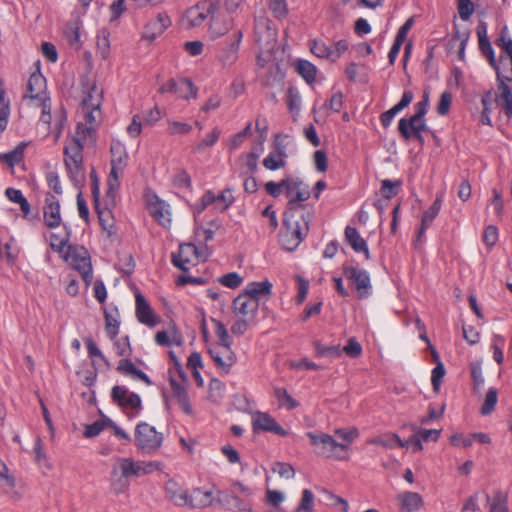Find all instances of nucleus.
Returning <instances> with one entry per match:
<instances>
[{
    "mask_svg": "<svg viewBox=\"0 0 512 512\" xmlns=\"http://www.w3.org/2000/svg\"><path fill=\"white\" fill-rule=\"evenodd\" d=\"M458 13L462 20L467 21L474 13V4L471 0L458 1Z\"/></svg>",
    "mask_w": 512,
    "mask_h": 512,
    "instance_id": "e2e57ef3",
    "label": "nucleus"
},
{
    "mask_svg": "<svg viewBox=\"0 0 512 512\" xmlns=\"http://www.w3.org/2000/svg\"><path fill=\"white\" fill-rule=\"evenodd\" d=\"M198 259L197 247L192 243H185L179 246L177 253H172L171 261L173 265L182 271L186 272L189 270L188 265L193 260Z\"/></svg>",
    "mask_w": 512,
    "mask_h": 512,
    "instance_id": "2eb2a0df",
    "label": "nucleus"
},
{
    "mask_svg": "<svg viewBox=\"0 0 512 512\" xmlns=\"http://www.w3.org/2000/svg\"><path fill=\"white\" fill-rule=\"evenodd\" d=\"M401 186H402L401 180L392 181L389 179H384L381 181L380 192L386 200H389L398 194Z\"/></svg>",
    "mask_w": 512,
    "mask_h": 512,
    "instance_id": "58836bf2",
    "label": "nucleus"
},
{
    "mask_svg": "<svg viewBox=\"0 0 512 512\" xmlns=\"http://www.w3.org/2000/svg\"><path fill=\"white\" fill-rule=\"evenodd\" d=\"M110 152L111 170L109 174L111 176H120L126 166V161L128 158L126 149L122 143L119 141H114L111 143Z\"/></svg>",
    "mask_w": 512,
    "mask_h": 512,
    "instance_id": "6ab92c4d",
    "label": "nucleus"
},
{
    "mask_svg": "<svg viewBox=\"0 0 512 512\" xmlns=\"http://www.w3.org/2000/svg\"><path fill=\"white\" fill-rule=\"evenodd\" d=\"M483 110L481 113V123L484 125H491L490 113L493 105L492 91L489 90L481 100Z\"/></svg>",
    "mask_w": 512,
    "mask_h": 512,
    "instance_id": "a18cd8bd",
    "label": "nucleus"
},
{
    "mask_svg": "<svg viewBox=\"0 0 512 512\" xmlns=\"http://www.w3.org/2000/svg\"><path fill=\"white\" fill-rule=\"evenodd\" d=\"M170 385L172 390V398L176 400L184 413L188 415L192 414V406L190 404L188 392L185 386L177 382L173 377L170 378Z\"/></svg>",
    "mask_w": 512,
    "mask_h": 512,
    "instance_id": "cd10ccee",
    "label": "nucleus"
},
{
    "mask_svg": "<svg viewBox=\"0 0 512 512\" xmlns=\"http://www.w3.org/2000/svg\"><path fill=\"white\" fill-rule=\"evenodd\" d=\"M111 398L122 409H130L137 414L142 409V401L138 394L130 392L126 386L115 385L111 389Z\"/></svg>",
    "mask_w": 512,
    "mask_h": 512,
    "instance_id": "1a4fd4ad",
    "label": "nucleus"
},
{
    "mask_svg": "<svg viewBox=\"0 0 512 512\" xmlns=\"http://www.w3.org/2000/svg\"><path fill=\"white\" fill-rule=\"evenodd\" d=\"M104 319L107 336L111 340H113L115 339L119 332L120 322L114 316H112L106 309L104 310Z\"/></svg>",
    "mask_w": 512,
    "mask_h": 512,
    "instance_id": "49530a36",
    "label": "nucleus"
},
{
    "mask_svg": "<svg viewBox=\"0 0 512 512\" xmlns=\"http://www.w3.org/2000/svg\"><path fill=\"white\" fill-rule=\"evenodd\" d=\"M274 396L278 400L279 405L285 407L287 410H293L299 405L285 388H275Z\"/></svg>",
    "mask_w": 512,
    "mask_h": 512,
    "instance_id": "ea45409f",
    "label": "nucleus"
},
{
    "mask_svg": "<svg viewBox=\"0 0 512 512\" xmlns=\"http://www.w3.org/2000/svg\"><path fill=\"white\" fill-rule=\"evenodd\" d=\"M114 346L119 356L128 357L131 355L132 350L130 347L128 336L115 341Z\"/></svg>",
    "mask_w": 512,
    "mask_h": 512,
    "instance_id": "774afa93",
    "label": "nucleus"
},
{
    "mask_svg": "<svg viewBox=\"0 0 512 512\" xmlns=\"http://www.w3.org/2000/svg\"><path fill=\"white\" fill-rule=\"evenodd\" d=\"M413 98H414V94L412 91H410V90L404 91L401 100L396 105H394L392 108L383 112L380 115V121H381L382 126L384 128H387L391 124L395 115L398 114L400 111H402L404 108H406L412 102Z\"/></svg>",
    "mask_w": 512,
    "mask_h": 512,
    "instance_id": "bb28decb",
    "label": "nucleus"
},
{
    "mask_svg": "<svg viewBox=\"0 0 512 512\" xmlns=\"http://www.w3.org/2000/svg\"><path fill=\"white\" fill-rule=\"evenodd\" d=\"M26 147V142H20L13 150L0 155V160L6 162L10 167H14L23 160Z\"/></svg>",
    "mask_w": 512,
    "mask_h": 512,
    "instance_id": "c9c22d12",
    "label": "nucleus"
},
{
    "mask_svg": "<svg viewBox=\"0 0 512 512\" xmlns=\"http://www.w3.org/2000/svg\"><path fill=\"white\" fill-rule=\"evenodd\" d=\"M218 502L228 510L239 512L247 509V504L231 492H219Z\"/></svg>",
    "mask_w": 512,
    "mask_h": 512,
    "instance_id": "2f4dec72",
    "label": "nucleus"
},
{
    "mask_svg": "<svg viewBox=\"0 0 512 512\" xmlns=\"http://www.w3.org/2000/svg\"><path fill=\"white\" fill-rule=\"evenodd\" d=\"M297 72L308 82L312 83L316 79V67L306 60H299L297 62Z\"/></svg>",
    "mask_w": 512,
    "mask_h": 512,
    "instance_id": "79ce46f5",
    "label": "nucleus"
},
{
    "mask_svg": "<svg viewBox=\"0 0 512 512\" xmlns=\"http://www.w3.org/2000/svg\"><path fill=\"white\" fill-rule=\"evenodd\" d=\"M192 126L188 123L168 120L167 132L169 135H185L190 133Z\"/></svg>",
    "mask_w": 512,
    "mask_h": 512,
    "instance_id": "864d4df0",
    "label": "nucleus"
},
{
    "mask_svg": "<svg viewBox=\"0 0 512 512\" xmlns=\"http://www.w3.org/2000/svg\"><path fill=\"white\" fill-rule=\"evenodd\" d=\"M310 50L319 58L331 60V47L321 40H313L310 44Z\"/></svg>",
    "mask_w": 512,
    "mask_h": 512,
    "instance_id": "09e8293b",
    "label": "nucleus"
},
{
    "mask_svg": "<svg viewBox=\"0 0 512 512\" xmlns=\"http://www.w3.org/2000/svg\"><path fill=\"white\" fill-rule=\"evenodd\" d=\"M258 157L259 155L254 151H251L241 157L244 160V165L247 169L244 172L245 175H253L258 170Z\"/></svg>",
    "mask_w": 512,
    "mask_h": 512,
    "instance_id": "5fc2aeb1",
    "label": "nucleus"
},
{
    "mask_svg": "<svg viewBox=\"0 0 512 512\" xmlns=\"http://www.w3.org/2000/svg\"><path fill=\"white\" fill-rule=\"evenodd\" d=\"M93 133H94V127L87 126L83 123H78L76 126L75 134L73 135V137L71 138L70 141L78 140L77 142L79 144L84 145L87 138L91 137Z\"/></svg>",
    "mask_w": 512,
    "mask_h": 512,
    "instance_id": "3c124183",
    "label": "nucleus"
},
{
    "mask_svg": "<svg viewBox=\"0 0 512 512\" xmlns=\"http://www.w3.org/2000/svg\"><path fill=\"white\" fill-rule=\"evenodd\" d=\"M489 512H509L507 506V493L497 490L494 493Z\"/></svg>",
    "mask_w": 512,
    "mask_h": 512,
    "instance_id": "c03bdc74",
    "label": "nucleus"
},
{
    "mask_svg": "<svg viewBox=\"0 0 512 512\" xmlns=\"http://www.w3.org/2000/svg\"><path fill=\"white\" fill-rule=\"evenodd\" d=\"M451 103L452 94L448 91L443 92L437 105V113L441 116L446 115L450 110Z\"/></svg>",
    "mask_w": 512,
    "mask_h": 512,
    "instance_id": "69168bd1",
    "label": "nucleus"
},
{
    "mask_svg": "<svg viewBox=\"0 0 512 512\" xmlns=\"http://www.w3.org/2000/svg\"><path fill=\"white\" fill-rule=\"evenodd\" d=\"M212 492L203 491L199 488L194 489L189 495V508H204L212 504Z\"/></svg>",
    "mask_w": 512,
    "mask_h": 512,
    "instance_id": "473e14b6",
    "label": "nucleus"
},
{
    "mask_svg": "<svg viewBox=\"0 0 512 512\" xmlns=\"http://www.w3.org/2000/svg\"><path fill=\"white\" fill-rule=\"evenodd\" d=\"M498 80V91L499 100L501 102L502 109L508 118H512V92L510 87L500 78V74L497 73Z\"/></svg>",
    "mask_w": 512,
    "mask_h": 512,
    "instance_id": "7c9ffc66",
    "label": "nucleus"
},
{
    "mask_svg": "<svg viewBox=\"0 0 512 512\" xmlns=\"http://www.w3.org/2000/svg\"><path fill=\"white\" fill-rule=\"evenodd\" d=\"M341 350L351 358H357L362 353V347L355 338H350L347 344Z\"/></svg>",
    "mask_w": 512,
    "mask_h": 512,
    "instance_id": "680f3d73",
    "label": "nucleus"
},
{
    "mask_svg": "<svg viewBox=\"0 0 512 512\" xmlns=\"http://www.w3.org/2000/svg\"><path fill=\"white\" fill-rule=\"evenodd\" d=\"M399 499L402 508L408 512L418 510L423 504L422 497L416 492H404L399 496Z\"/></svg>",
    "mask_w": 512,
    "mask_h": 512,
    "instance_id": "f704fd0d",
    "label": "nucleus"
},
{
    "mask_svg": "<svg viewBox=\"0 0 512 512\" xmlns=\"http://www.w3.org/2000/svg\"><path fill=\"white\" fill-rule=\"evenodd\" d=\"M305 208V205H301L286 208L284 212L280 242L287 251H294L308 234L311 215Z\"/></svg>",
    "mask_w": 512,
    "mask_h": 512,
    "instance_id": "f257e3e1",
    "label": "nucleus"
},
{
    "mask_svg": "<svg viewBox=\"0 0 512 512\" xmlns=\"http://www.w3.org/2000/svg\"><path fill=\"white\" fill-rule=\"evenodd\" d=\"M429 106V94L424 92L423 99L415 104V113L409 119H422L428 111Z\"/></svg>",
    "mask_w": 512,
    "mask_h": 512,
    "instance_id": "052dcab7",
    "label": "nucleus"
},
{
    "mask_svg": "<svg viewBox=\"0 0 512 512\" xmlns=\"http://www.w3.org/2000/svg\"><path fill=\"white\" fill-rule=\"evenodd\" d=\"M76 141H70L64 147V163L73 181L83 180V144Z\"/></svg>",
    "mask_w": 512,
    "mask_h": 512,
    "instance_id": "423d86ee",
    "label": "nucleus"
},
{
    "mask_svg": "<svg viewBox=\"0 0 512 512\" xmlns=\"http://www.w3.org/2000/svg\"><path fill=\"white\" fill-rule=\"evenodd\" d=\"M498 400V391L496 388H489L485 400L481 406L480 413L483 416H487L491 414L497 404Z\"/></svg>",
    "mask_w": 512,
    "mask_h": 512,
    "instance_id": "a19ab883",
    "label": "nucleus"
},
{
    "mask_svg": "<svg viewBox=\"0 0 512 512\" xmlns=\"http://www.w3.org/2000/svg\"><path fill=\"white\" fill-rule=\"evenodd\" d=\"M166 498L179 507H188L190 493L176 481L168 480L165 483Z\"/></svg>",
    "mask_w": 512,
    "mask_h": 512,
    "instance_id": "5701e85b",
    "label": "nucleus"
},
{
    "mask_svg": "<svg viewBox=\"0 0 512 512\" xmlns=\"http://www.w3.org/2000/svg\"><path fill=\"white\" fill-rule=\"evenodd\" d=\"M315 167L319 172H326L328 168L327 154L323 150H316L313 155Z\"/></svg>",
    "mask_w": 512,
    "mask_h": 512,
    "instance_id": "338daca9",
    "label": "nucleus"
},
{
    "mask_svg": "<svg viewBox=\"0 0 512 512\" xmlns=\"http://www.w3.org/2000/svg\"><path fill=\"white\" fill-rule=\"evenodd\" d=\"M242 37V31L237 29L226 38L217 55V59L223 67H231L237 61Z\"/></svg>",
    "mask_w": 512,
    "mask_h": 512,
    "instance_id": "6e6552de",
    "label": "nucleus"
},
{
    "mask_svg": "<svg viewBox=\"0 0 512 512\" xmlns=\"http://www.w3.org/2000/svg\"><path fill=\"white\" fill-rule=\"evenodd\" d=\"M163 441L162 433L146 422L137 424L135 428V445L145 453H153L159 449Z\"/></svg>",
    "mask_w": 512,
    "mask_h": 512,
    "instance_id": "39448f33",
    "label": "nucleus"
},
{
    "mask_svg": "<svg viewBox=\"0 0 512 512\" xmlns=\"http://www.w3.org/2000/svg\"><path fill=\"white\" fill-rule=\"evenodd\" d=\"M233 27V19L220 15L219 11L212 16L209 25V35L212 39H217L227 34Z\"/></svg>",
    "mask_w": 512,
    "mask_h": 512,
    "instance_id": "b1692460",
    "label": "nucleus"
},
{
    "mask_svg": "<svg viewBox=\"0 0 512 512\" xmlns=\"http://www.w3.org/2000/svg\"><path fill=\"white\" fill-rule=\"evenodd\" d=\"M281 188L285 190V194L289 198L287 208L301 206L303 205L302 203L307 201L311 196L309 186L298 178H285L279 183L269 181L265 184L266 192L275 198L280 195Z\"/></svg>",
    "mask_w": 512,
    "mask_h": 512,
    "instance_id": "7ed1b4c3",
    "label": "nucleus"
},
{
    "mask_svg": "<svg viewBox=\"0 0 512 512\" xmlns=\"http://www.w3.org/2000/svg\"><path fill=\"white\" fill-rule=\"evenodd\" d=\"M158 469L157 462L118 458L111 471V488L117 494L123 493L130 485V477H141Z\"/></svg>",
    "mask_w": 512,
    "mask_h": 512,
    "instance_id": "f03ea898",
    "label": "nucleus"
},
{
    "mask_svg": "<svg viewBox=\"0 0 512 512\" xmlns=\"http://www.w3.org/2000/svg\"><path fill=\"white\" fill-rule=\"evenodd\" d=\"M221 131L218 127H215L211 133L207 134L206 137L197 143L194 147L195 152H201L207 147H212L218 141Z\"/></svg>",
    "mask_w": 512,
    "mask_h": 512,
    "instance_id": "de8ad7c7",
    "label": "nucleus"
},
{
    "mask_svg": "<svg viewBox=\"0 0 512 512\" xmlns=\"http://www.w3.org/2000/svg\"><path fill=\"white\" fill-rule=\"evenodd\" d=\"M479 50L483 56H485L489 62V64L496 70H499L497 65L494 50L489 40L479 42Z\"/></svg>",
    "mask_w": 512,
    "mask_h": 512,
    "instance_id": "4d7b16f0",
    "label": "nucleus"
},
{
    "mask_svg": "<svg viewBox=\"0 0 512 512\" xmlns=\"http://www.w3.org/2000/svg\"><path fill=\"white\" fill-rule=\"evenodd\" d=\"M280 135L275 136V148L263 160V166L267 170L275 171L286 166L287 153L285 147L278 141Z\"/></svg>",
    "mask_w": 512,
    "mask_h": 512,
    "instance_id": "a211bd4d",
    "label": "nucleus"
},
{
    "mask_svg": "<svg viewBox=\"0 0 512 512\" xmlns=\"http://www.w3.org/2000/svg\"><path fill=\"white\" fill-rule=\"evenodd\" d=\"M212 321L215 326V335L218 337V340H219L218 346H222V345L226 346V344L231 346V343L229 341L228 331H227L225 325L221 321H218L216 319H212Z\"/></svg>",
    "mask_w": 512,
    "mask_h": 512,
    "instance_id": "13d9d810",
    "label": "nucleus"
},
{
    "mask_svg": "<svg viewBox=\"0 0 512 512\" xmlns=\"http://www.w3.org/2000/svg\"><path fill=\"white\" fill-rule=\"evenodd\" d=\"M398 131L400 136L405 140H410V134L423 132H431L426 124L425 118L420 119H407L401 118L398 122Z\"/></svg>",
    "mask_w": 512,
    "mask_h": 512,
    "instance_id": "412c9836",
    "label": "nucleus"
},
{
    "mask_svg": "<svg viewBox=\"0 0 512 512\" xmlns=\"http://www.w3.org/2000/svg\"><path fill=\"white\" fill-rule=\"evenodd\" d=\"M211 358L214 360L216 366L224 373H229L231 367L236 362L235 353L232 351L231 346H218L208 350Z\"/></svg>",
    "mask_w": 512,
    "mask_h": 512,
    "instance_id": "dca6fc26",
    "label": "nucleus"
},
{
    "mask_svg": "<svg viewBox=\"0 0 512 512\" xmlns=\"http://www.w3.org/2000/svg\"><path fill=\"white\" fill-rule=\"evenodd\" d=\"M171 25V19L166 12H160L150 20L144 28V37L154 40Z\"/></svg>",
    "mask_w": 512,
    "mask_h": 512,
    "instance_id": "aec40b11",
    "label": "nucleus"
},
{
    "mask_svg": "<svg viewBox=\"0 0 512 512\" xmlns=\"http://www.w3.org/2000/svg\"><path fill=\"white\" fill-rule=\"evenodd\" d=\"M219 282L228 288L235 289L239 287L242 283V277L236 273L231 272L227 273L219 278Z\"/></svg>",
    "mask_w": 512,
    "mask_h": 512,
    "instance_id": "bf43d9fd",
    "label": "nucleus"
},
{
    "mask_svg": "<svg viewBox=\"0 0 512 512\" xmlns=\"http://www.w3.org/2000/svg\"><path fill=\"white\" fill-rule=\"evenodd\" d=\"M43 219L45 225L50 229L59 227L62 221L60 214V202L58 198L51 193H47L45 195Z\"/></svg>",
    "mask_w": 512,
    "mask_h": 512,
    "instance_id": "f8f14e48",
    "label": "nucleus"
},
{
    "mask_svg": "<svg viewBox=\"0 0 512 512\" xmlns=\"http://www.w3.org/2000/svg\"><path fill=\"white\" fill-rule=\"evenodd\" d=\"M334 433L340 439H342L345 442L344 444H346L347 446L359 436V431L355 427L350 428L348 430L339 428L336 429Z\"/></svg>",
    "mask_w": 512,
    "mask_h": 512,
    "instance_id": "0e129e2a",
    "label": "nucleus"
},
{
    "mask_svg": "<svg viewBox=\"0 0 512 512\" xmlns=\"http://www.w3.org/2000/svg\"><path fill=\"white\" fill-rule=\"evenodd\" d=\"M442 198L441 196H437L433 204L429 207L427 211L424 212L422 216L421 222L425 225H429L433 222L435 217L438 215L441 209Z\"/></svg>",
    "mask_w": 512,
    "mask_h": 512,
    "instance_id": "603ef678",
    "label": "nucleus"
},
{
    "mask_svg": "<svg viewBox=\"0 0 512 512\" xmlns=\"http://www.w3.org/2000/svg\"><path fill=\"white\" fill-rule=\"evenodd\" d=\"M148 210L150 215L164 228H169L171 225V212L169 205L153 195L148 199Z\"/></svg>",
    "mask_w": 512,
    "mask_h": 512,
    "instance_id": "4468645a",
    "label": "nucleus"
},
{
    "mask_svg": "<svg viewBox=\"0 0 512 512\" xmlns=\"http://www.w3.org/2000/svg\"><path fill=\"white\" fill-rule=\"evenodd\" d=\"M307 436L309 437L312 445L320 447L318 451L319 454L327 458L334 457L338 460L346 459L344 456L339 455L338 450L347 451V445L337 442L331 435L308 432Z\"/></svg>",
    "mask_w": 512,
    "mask_h": 512,
    "instance_id": "0eeeda50",
    "label": "nucleus"
},
{
    "mask_svg": "<svg viewBox=\"0 0 512 512\" xmlns=\"http://www.w3.org/2000/svg\"><path fill=\"white\" fill-rule=\"evenodd\" d=\"M272 471L286 479H292L295 476V470L292 465L285 462H276L272 467Z\"/></svg>",
    "mask_w": 512,
    "mask_h": 512,
    "instance_id": "6e6d98bb",
    "label": "nucleus"
},
{
    "mask_svg": "<svg viewBox=\"0 0 512 512\" xmlns=\"http://www.w3.org/2000/svg\"><path fill=\"white\" fill-rule=\"evenodd\" d=\"M313 346L316 356L324 358H335L342 354L340 345H323L320 341H314Z\"/></svg>",
    "mask_w": 512,
    "mask_h": 512,
    "instance_id": "e433bc0d",
    "label": "nucleus"
},
{
    "mask_svg": "<svg viewBox=\"0 0 512 512\" xmlns=\"http://www.w3.org/2000/svg\"><path fill=\"white\" fill-rule=\"evenodd\" d=\"M254 432H271L280 436H287L288 432L276 420L265 412H256L252 422Z\"/></svg>",
    "mask_w": 512,
    "mask_h": 512,
    "instance_id": "ddd939ff",
    "label": "nucleus"
},
{
    "mask_svg": "<svg viewBox=\"0 0 512 512\" xmlns=\"http://www.w3.org/2000/svg\"><path fill=\"white\" fill-rule=\"evenodd\" d=\"M432 355L436 359L437 364L432 370L431 382L433 386V390L438 392L441 386L442 379L445 375V367L443 363L439 360L438 353L433 349Z\"/></svg>",
    "mask_w": 512,
    "mask_h": 512,
    "instance_id": "4c0bfd02",
    "label": "nucleus"
},
{
    "mask_svg": "<svg viewBox=\"0 0 512 512\" xmlns=\"http://www.w3.org/2000/svg\"><path fill=\"white\" fill-rule=\"evenodd\" d=\"M220 2H201L187 11L190 26L196 27L203 24L208 18H212L219 11Z\"/></svg>",
    "mask_w": 512,
    "mask_h": 512,
    "instance_id": "9d476101",
    "label": "nucleus"
},
{
    "mask_svg": "<svg viewBox=\"0 0 512 512\" xmlns=\"http://www.w3.org/2000/svg\"><path fill=\"white\" fill-rule=\"evenodd\" d=\"M259 303L247 296L244 292L238 295L233 301V312L240 316H251L254 317L258 310Z\"/></svg>",
    "mask_w": 512,
    "mask_h": 512,
    "instance_id": "393cba45",
    "label": "nucleus"
},
{
    "mask_svg": "<svg viewBox=\"0 0 512 512\" xmlns=\"http://www.w3.org/2000/svg\"><path fill=\"white\" fill-rule=\"evenodd\" d=\"M244 293L259 303L260 298L271 295L272 283L268 280L251 282L246 286Z\"/></svg>",
    "mask_w": 512,
    "mask_h": 512,
    "instance_id": "c85d7f7f",
    "label": "nucleus"
},
{
    "mask_svg": "<svg viewBox=\"0 0 512 512\" xmlns=\"http://www.w3.org/2000/svg\"><path fill=\"white\" fill-rule=\"evenodd\" d=\"M135 304H136V317L138 321L142 324H145L149 327H154L157 324V320L155 314L145 299V297L141 293H136L135 295Z\"/></svg>",
    "mask_w": 512,
    "mask_h": 512,
    "instance_id": "4be33fe9",
    "label": "nucleus"
},
{
    "mask_svg": "<svg viewBox=\"0 0 512 512\" xmlns=\"http://www.w3.org/2000/svg\"><path fill=\"white\" fill-rule=\"evenodd\" d=\"M63 257L65 261L71 264L73 269L79 272L88 287L93 280V269L87 249L79 245H68Z\"/></svg>",
    "mask_w": 512,
    "mask_h": 512,
    "instance_id": "20e7f679",
    "label": "nucleus"
},
{
    "mask_svg": "<svg viewBox=\"0 0 512 512\" xmlns=\"http://www.w3.org/2000/svg\"><path fill=\"white\" fill-rule=\"evenodd\" d=\"M84 342H85V344L87 346V351H88L89 357H91V358L98 357L103 362L105 367L107 369H109L111 367V364H110L109 360L103 355V353L98 348V346L93 341V339L90 338V337H87V338L84 339Z\"/></svg>",
    "mask_w": 512,
    "mask_h": 512,
    "instance_id": "8fccbe9b",
    "label": "nucleus"
},
{
    "mask_svg": "<svg viewBox=\"0 0 512 512\" xmlns=\"http://www.w3.org/2000/svg\"><path fill=\"white\" fill-rule=\"evenodd\" d=\"M344 276L351 280L355 286L359 298L367 297L369 294L370 277L364 269H360L355 266L344 265L343 266Z\"/></svg>",
    "mask_w": 512,
    "mask_h": 512,
    "instance_id": "9b49d317",
    "label": "nucleus"
},
{
    "mask_svg": "<svg viewBox=\"0 0 512 512\" xmlns=\"http://www.w3.org/2000/svg\"><path fill=\"white\" fill-rule=\"evenodd\" d=\"M183 88H188L192 91L193 83L189 79H180L176 81L174 79H169L165 84L161 85L159 88L160 93H175L178 94L183 91Z\"/></svg>",
    "mask_w": 512,
    "mask_h": 512,
    "instance_id": "72a5a7b5",
    "label": "nucleus"
},
{
    "mask_svg": "<svg viewBox=\"0 0 512 512\" xmlns=\"http://www.w3.org/2000/svg\"><path fill=\"white\" fill-rule=\"evenodd\" d=\"M345 238L355 252H363L366 259H369V250L366 241L360 236L356 228L347 226L345 228Z\"/></svg>",
    "mask_w": 512,
    "mask_h": 512,
    "instance_id": "c756f323",
    "label": "nucleus"
},
{
    "mask_svg": "<svg viewBox=\"0 0 512 512\" xmlns=\"http://www.w3.org/2000/svg\"><path fill=\"white\" fill-rule=\"evenodd\" d=\"M314 494L309 489L302 491L301 500L298 506L292 512H313Z\"/></svg>",
    "mask_w": 512,
    "mask_h": 512,
    "instance_id": "37998d69",
    "label": "nucleus"
},
{
    "mask_svg": "<svg viewBox=\"0 0 512 512\" xmlns=\"http://www.w3.org/2000/svg\"><path fill=\"white\" fill-rule=\"evenodd\" d=\"M27 92L29 98L38 103L50 101L46 92V79L39 72H34L30 75L27 84Z\"/></svg>",
    "mask_w": 512,
    "mask_h": 512,
    "instance_id": "f3484780",
    "label": "nucleus"
},
{
    "mask_svg": "<svg viewBox=\"0 0 512 512\" xmlns=\"http://www.w3.org/2000/svg\"><path fill=\"white\" fill-rule=\"evenodd\" d=\"M82 84L87 86L86 96L82 101L83 109L99 110L103 98V89L98 88L95 83L90 84L88 79L83 80Z\"/></svg>",
    "mask_w": 512,
    "mask_h": 512,
    "instance_id": "a878e982",
    "label": "nucleus"
}]
</instances>
